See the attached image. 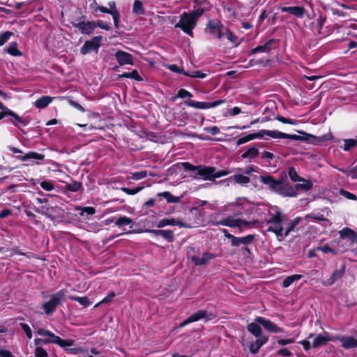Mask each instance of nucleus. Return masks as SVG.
<instances>
[{
	"label": "nucleus",
	"mask_w": 357,
	"mask_h": 357,
	"mask_svg": "<svg viewBox=\"0 0 357 357\" xmlns=\"http://www.w3.org/2000/svg\"><path fill=\"white\" fill-rule=\"evenodd\" d=\"M223 26L218 20L210 21L207 24L206 29V31L212 34L214 37L218 39L223 38Z\"/></svg>",
	"instance_id": "obj_13"
},
{
	"label": "nucleus",
	"mask_w": 357,
	"mask_h": 357,
	"mask_svg": "<svg viewBox=\"0 0 357 357\" xmlns=\"http://www.w3.org/2000/svg\"><path fill=\"white\" fill-rule=\"evenodd\" d=\"M43 208L45 210V215L54 220L56 217L55 214H59L63 210L59 206H43Z\"/></svg>",
	"instance_id": "obj_28"
},
{
	"label": "nucleus",
	"mask_w": 357,
	"mask_h": 357,
	"mask_svg": "<svg viewBox=\"0 0 357 357\" xmlns=\"http://www.w3.org/2000/svg\"><path fill=\"white\" fill-rule=\"evenodd\" d=\"M82 187V184L79 182L74 181L72 183L67 184L66 188L71 192H77Z\"/></svg>",
	"instance_id": "obj_52"
},
{
	"label": "nucleus",
	"mask_w": 357,
	"mask_h": 357,
	"mask_svg": "<svg viewBox=\"0 0 357 357\" xmlns=\"http://www.w3.org/2000/svg\"><path fill=\"white\" fill-rule=\"evenodd\" d=\"M259 180L262 183L268 185L271 191L275 192L280 182V181L275 180L274 178L271 175L260 176Z\"/></svg>",
	"instance_id": "obj_20"
},
{
	"label": "nucleus",
	"mask_w": 357,
	"mask_h": 357,
	"mask_svg": "<svg viewBox=\"0 0 357 357\" xmlns=\"http://www.w3.org/2000/svg\"><path fill=\"white\" fill-rule=\"evenodd\" d=\"M158 197H164L169 203H177L180 201V197H175L172 195L169 192H163L158 194Z\"/></svg>",
	"instance_id": "obj_39"
},
{
	"label": "nucleus",
	"mask_w": 357,
	"mask_h": 357,
	"mask_svg": "<svg viewBox=\"0 0 357 357\" xmlns=\"http://www.w3.org/2000/svg\"><path fill=\"white\" fill-rule=\"evenodd\" d=\"M300 221H301V218H296L294 219L289 224L288 227L284 230V236H285V237H287L291 233V231H293L294 227L299 224Z\"/></svg>",
	"instance_id": "obj_48"
},
{
	"label": "nucleus",
	"mask_w": 357,
	"mask_h": 357,
	"mask_svg": "<svg viewBox=\"0 0 357 357\" xmlns=\"http://www.w3.org/2000/svg\"><path fill=\"white\" fill-rule=\"evenodd\" d=\"M255 321L263 326L264 328L270 333H277L284 332L282 328L278 326L273 321L264 317H257L255 318Z\"/></svg>",
	"instance_id": "obj_12"
},
{
	"label": "nucleus",
	"mask_w": 357,
	"mask_h": 357,
	"mask_svg": "<svg viewBox=\"0 0 357 357\" xmlns=\"http://www.w3.org/2000/svg\"><path fill=\"white\" fill-rule=\"evenodd\" d=\"M357 145V140L354 139H347L344 140L343 149L345 151H349L351 149Z\"/></svg>",
	"instance_id": "obj_47"
},
{
	"label": "nucleus",
	"mask_w": 357,
	"mask_h": 357,
	"mask_svg": "<svg viewBox=\"0 0 357 357\" xmlns=\"http://www.w3.org/2000/svg\"><path fill=\"white\" fill-rule=\"evenodd\" d=\"M184 169L191 172V176L197 178L198 176L203 180H213L215 167H204L202 165L193 166L190 163L185 162L181 163Z\"/></svg>",
	"instance_id": "obj_4"
},
{
	"label": "nucleus",
	"mask_w": 357,
	"mask_h": 357,
	"mask_svg": "<svg viewBox=\"0 0 357 357\" xmlns=\"http://www.w3.org/2000/svg\"><path fill=\"white\" fill-rule=\"evenodd\" d=\"M101 40V36H96L90 40L86 41L83 46L81 47L80 52L82 54H86L91 52H98V50L100 47V43Z\"/></svg>",
	"instance_id": "obj_10"
},
{
	"label": "nucleus",
	"mask_w": 357,
	"mask_h": 357,
	"mask_svg": "<svg viewBox=\"0 0 357 357\" xmlns=\"http://www.w3.org/2000/svg\"><path fill=\"white\" fill-rule=\"evenodd\" d=\"M38 334L41 336H45V337H48L47 339H45L43 340L44 344H47V343H54V344L55 341H56L57 338L59 337V336L55 335L54 333H52L50 331H47L44 328H39L38 330Z\"/></svg>",
	"instance_id": "obj_24"
},
{
	"label": "nucleus",
	"mask_w": 357,
	"mask_h": 357,
	"mask_svg": "<svg viewBox=\"0 0 357 357\" xmlns=\"http://www.w3.org/2000/svg\"><path fill=\"white\" fill-rule=\"evenodd\" d=\"M35 357H49L47 351L40 347H37L34 352Z\"/></svg>",
	"instance_id": "obj_58"
},
{
	"label": "nucleus",
	"mask_w": 357,
	"mask_h": 357,
	"mask_svg": "<svg viewBox=\"0 0 357 357\" xmlns=\"http://www.w3.org/2000/svg\"><path fill=\"white\" fill-rule=\"evenodd\" d=\"M340 195H342V196H344V197H346L348 199H351V200L356 199V197L355 195H354L348 191H346L344 190H340Z\"/></svg>",
	"instance_id": "obj_64"
},
{
	"label": "nucleus",
	"mask_w": 357,
	"mask_h": 357,
	"mask_svg": "<svg viewBox=\"0 0 357 357\" xmlns=\"http://www.w3.org/2000/svg\"><path fill=\"white\" fill-rule=\"evenodd\" d=\"M2 112H0V120L3 119L6 116H10L12 118L10 119V121L15 126L18 127L17 123H20L24 126H26L29 123V120L27 119H24L19 116L14 112L11 111L6 107L3 105V109H0Z\"/></svg>",
	"instance_id": "obj_9"
},
{
	"label": "nucleus",
	"mask_w": 357,
	"mask_h": 357,
	"mask_svg": "<svg viewBox=\"0 0 357 357\" xmlns=\"http://www.w3.org/2000/svg\"><path fill=\"white\" fill-rule=\"evenodd\" d=\"M217 225L227 226L231 228L237 227L240 231H242L245 227H250L251 223L245 220L234 218L232 216H229L217 222Z\"/></svg>",
	"instance_id": "obj_7"
},
{
	"label": "nucleus",
	"mask_w": 357,
	"mask_h": 357,
	"mask_svg": "<svg viewBox=\"0 0 357 357\" xmlns=\"http://www.w3.org/2000/svg\"><path fill=\"white\" fill-rule=\"evenodd\" d=\"M66 295V291L64 289L60 290L53 294L50 301L42 305V308L44 310L45 312L47 314L53 313L56 310V308L59 305L60 302L65 301Z\"/></svg>",
	"instance_id": "obj_5"
},
{
	"label": "nucleus",
	"mask_w": 357,
	"mask_h": 357,
	"mask_svg": "<svg viewBox=\"0 0 357 357\" xmlns=\"http://www.w3.org/2000/svg\"><path fill=\"white\" fill-rule=\"evenodd\" d=\"M213 317L212 312H208L206 310H200L195 313L191 314L187 319L183 321L180 325V328H183L187 324L199 321L201 319L211 320Z\"/></svg>",
	"instance_id": "obj_8"
},
{
	"label": "nucleus",
	"mask_w": 357,
	"mask_h": 357,
	"mask_svg": "<svg viewBox=\"0 0 357 357\" xmlns=\"http://www.w3.org/2000/svg\"><path fill=\"white\" fill-rule=\"evenodd\" d=\"M261 135V137L266 135L274 139H289L292 140H305L310 142L311 144L317 145L321 143L328 141L333 138L331 133H328L326 135H324L322 136L317 137L310 134H307L305 137H301L296 135H290L284 133L278 130H261L259 131Z\"/></svg>",
	"instance_id": "obj_1"
},
{
	"label": "nucleus",
	"mask_w": 357,
	"mask_h": 357,
	"mask_svg": "<svg viewBox=\"0 0 357 357\" xmlns=\"http://www.w3.org/2000/svg\"><path fill=\"white\" fill-rule=\"evenodd\" d=\"M338 234L342 240H344V238H348L351 243L357 242V234L349 227H345L342 230H340Z\"/></svg>",
	"instance_id": "obj_19"
},
{
	"label": "nucleus",
	"mask_w": 357,
	"mask_h": 357,
	"mask_svg": "<svg viewBox=\"0 0 357 357\" xmlns=\"http://www.w3.org/2000/svg\"><path fill=\"white\" fill-rule=\"evenodd\" d=\"M344 273V267H342L340 269H337L333 271L332 275L326 280L324 281L322 284L324 286H331L333 285L337 280L340 279Z\"/></svg>",
	"instance_id": "obj_22"
},
{
	"label": "nucleus",
	"mask_w": 357,
	"mask_h": 357,
	"mask_svg": "<svg viewBox=\"0 0 357 357\" xmlns=\"http://www.w3.org/2000/svg\"><path fill=\"white\" fill-rule=\"evenodd\" d=\"M132 11L137 15H142L144 13V8L141 1L138 0L135 1Z\"/></svg>",
	"instance_id": "obj_50"
},
{
	"label": "nucleus",
	"mask_w": 357,
	"mask_h": 357,
	"mask_svg": "<svg viewBox=\"0 0 357 357\" xmlns=\"http://www.w3.org/2000/svg\"><path fill=\"white\" fill-rule=\"evenodd\" d=\"M285 220L286 215L277 210L274 213L271 214L269 219L266 220L267 224L269 225L266 231L274 233L279 241H283L285 238L283 227Z\"/></svg>",
	"instance_id": "obj_3"
},
{
	"label": "nucleus",
	"mask_w": 357,
	"mask_h": 357,
	"mask_svg": "<svg viewBox=\"0 0 357 357\" xmlns=\"http://www.w3.org/2000/svg\"><path fill=\"white\" fill-rule=\"evenodd\" d=\"M121 78H130L137 81H142V77L139 75L136 70H133L130 73H123L119 75Z\"/></svg>",
	"instance_id": "obj_40"
},
{
	"label": "nucleus",
	"mask_w": 357,
	"mask_h": 357,
	"mask_svg": "<svg viewBox=\"0 0 357 357\" xmlns=\"http://www.w3.org/2000/svg\"><path fill=\"white\" fill-rule=\"evenodd\" d=\"M340 169L342 172L346 173L347 175L348 176H350L351 178H353V179L357 178V165L354 168H353L352 169H351L349 171H344V170H342V169Z\"/></svg>",
	"instance_id": "obj_60"
},
{
	"label": "nucleus",
	"mask_w": 357,
	"mask_h": 357,
	"mask_svg": "<svg viewBox=\"0 0 357 357\" xmlns=\"http://www.w3.org/2000/svg\"><path fill=\"white\" fill-rule=\"evenodd\" d=\"M20 326H21L22 328L23 329V331H24V333H26L27 337L29 339H31L32 338V332H31V329L29 326V325H27L26 324H24V323H22V324H20Z\"/></svg>",
	"instance_id": "obj_62"
},
{
	"label": "nucleus",
	"mask_w": 357,
	"mask_h": 357,
	"mask_svg": "<svg viewBox=\"0 0 357 357\" xmlns=\"http://www.w3.org/2000/svg\"><path fill=\"white\" fill-rule=\"evenodd\" d=\"M8 53L15 56H20L22 55V53L17 49V43H12L10 44L7 49Z\"/></svg>",
	"instance_id": "obj_42"
},
{
	"label": "nucleus",
	"mask_w": 357,
	"mask_h": 357,
	"mask_svg": "<svg viewBox=\"0 0 357 357\" xmlns=\"http://www.w3.org/2000/svg\"><path fill=\"white\" fill-rule=\"evenodd\" d=\"M70 299L79 302L84 307H89L91 304V302L86 296L78 297L73 296H70Z\"/></svg>",
	"instance_id": "obj_46"
},
{
	"label": "nucleus",
	"mask_w": 357,
	"mask_h": 357,
	"mask_svg": "<svg viewBox=\"0 0 357 357\" xmlns=\"http://www.w3.org/2000/svg\"><path fill=\"white\" fill-rule=\"evenodd\" d=\"M317 250L322 251L323 252L327 254V253H331L334 255H337L341 253L344 252V250L345 249H335L333 248H331L328 245H326L324 246H319L317 248Z\"/></svg>",
	"instance_id": "obj_33"
},
{
	"label": "nucleus",
	"mask_w": 357,
	"mask_h": 357,
	"mask_svg": "<svg viewBox=\"0 0 357 357\" xmlns=\"http://www.w3.org/2000/svg\"><path fill=\"white\" fill-rule=\"evenodd\" d=\"M280 10L283 13H289L298 18L303 17L305 13V8L303 6H283L280 8Z\"/></svg>",
	"instance_id": "obj_17"
},
{
	"label": "nucleus",
	"mask_w": 357,
	"mask_h": 357,
	"mask_svg": "<svg viewBox=\"0 0 357 357\" xmlns=\"http://www.w3.org/2000/svg\"><path fill=\"white\" fill-rule=\"evenodd\" d=\"M168 225H172V226L176 225V226H179V227H183V223L181 220H175L173 218L162 219L158 222L157 227L158 228H162V227H165Z\"/></svg>",
	"instance_id": "obj_29"
},
{
	"label": "nucleus",
	"mask_w": 357,
	"mask_h": 357,
	"mask_svg": "<svg viewBox=\"0 0 357 357\" xmlns=\"http://www.w3.org/2000/svg\"><path fill=\"white\" fill-rule=\"evenodd\" d=\"M98 9L100 10L102 13H109L112 15L114 26L116 28H119V13L116 9H108L103 6H98Z\"/></svg>",
	"instance_id": "obj_25"
},
{
	"label": "nucleus",
	"mask_w": 357,
	"mask_h": 357,
	"mask_svg": "<svg viewBox=\"0 0 357 357\" xmlns=\"http://www.w3.org/2000/svg\"><path fill=\"white\" fill-rule=\"evenodd\" d=\"M115 58L120 66L133 65V56L128 52L119 50L115 53Z\"/></svg>",
	"instance_id": "obj_14"
},
{
	"label": "nucleus",
	"mask_w": 357,
	"mask_h": 357,
	"mask_svg": "<svg viewBox=\"0 0 357 357\" xmlns=\"http://www.w3.org/2000/svg\"><path fill=\"white\" fill-rule=\"evenodd\" d=\"M130 175L131 176L129 177L130 178H132L133 180H139L146 177L147 172L146 171L132 172L130 173Z\"/></svg>",
	"instance_id": "obj_53"
},
{
	"label": "nucleus",
	"mask_w": 357,
	"mask_h": 357,
	"mask_svg": "<svg viewBox=\"0 0 357 357\" xmlns=\"http://www.w3.org/2000/svg\"><path fill=\"white\" fill-rule=\"evenodd\" d=\"M302 278L301 275H293L291 276L287 277L283 280L282 286L283 287H289L294 282L300 280Z\"/></svg>",
	"instance_id": "obj_41"
},
{
	"label": "nucleus",
	"mask_w": 357,
	"mask_h": 357,
	"mask_svg": "<svg viewBox=\"0 0 357 357\" xmlns=\"http://www.w3.org/2000/svg\"><path fill=\"white\" fill-rule=\"evenodd\" d=\"M337 248L336 249H345L344 252L347 251L349 248L352 245L353 243H351L348 241H344L341 238L337 242Z\"/></svg>",
	"instance_id": "obj_55"
},
{
	"label": "nucleus",
	"mask_w": 357,
	"mask_h": 357,
	"mask_svg": "<svg viewBox=\"0 0 357 357\" xmlns=\"http://www.w3.org/2000/svg\"><path fill=\"white\" fill-rule=\"evenodd\" d=\"M227 180L231 183H235V184H239L241 185H245L248 184L250 179L249 177L244 176L243 174H234L229 178H227Z\"/></svg>",
	"instance_id": "obj_23"
},
{
	"label": "nucleus",
	"mask_w": 357,
	"mask_h": 357,
	"mask_svg": "<svg viewBox=\"0 0 357 357\" xmlns=\"http://www.w3.org/2000/svg\"><path fill=\"white\" fill-rule=\"evenodd\" d=\"M259 155L258 149L256 147L248 148L243 154V159H248L250 162L252 159L255 158Z\"/></svg>",
	"instance_id": "obj_32"
},
{
	"label": "nucleus",
	"mask_w": 357,
	"mask_h": 357,
	"mask_svg": "<svg viewBox=\"0 0 357 357\" xmlns=\"http://www.w3.org/2000/svg\"><path fill=\"white\" fill-rule=\"evenodd\" d=\"M261 135L260 134L259 132L257 133L249 134L246 136L239 138L237 141V144L241 145V144H245L248 142H250L251 140H253L256 138H261Z\"/></svg>",
	"instance_id": "obj_37"
},
{
	"label": "nucleus",
	"mask_w": 357,
	"mask_h": 357,
	"mask_svg": "<svg viewBox=\"0 0 357 357\" xmlns=\"http://www.w3.org/2000/svg\"><path fill=\"white\" fill-rule=\"evenodd\" d=\"M259 323L252 322L247 326V330L252 334L255 337H259L262 335V329L259 326Z\"/></svg>",
	"instance_id": "obj_27"
},
{
	"label": "nucleus",
	"mask_w": 357,
	"mask_h": 357,
	"mask_svg": "<svg viewBox=\"0 0 357 357\" xmlns=\"http://www.w3.org/2000/svg\"><path fill=\"white\" fill-rule=\"evenodd\" d=\"M132 223V220L126 216H121L115 222V225L119 227L124 225H129Z\"/></svg>",
	"instance_id": "obj_44"
},
{
	"label": "nucleus",
	"mask_w": 357,
	"mask_h": 357,
	"mask_svg": "<svg viewBox=\"0 0 357 357\" xmlns=\"http://www.w3.org/2000/svg\"><path fill=\"white\" fill-rule=\"evenodd\" d=\"M275 192L286 197H294L297 196L296 192L291 185L282 181L280 182Z\"/></svg>",
	"instance_id": "obj_15"
},
{
	"label": "nucleus",
	"mask_w": 357,
	"mask_h": 357,
	"mask_svg": "<svg viewBox=\"0 0 357 357\" xmlns=\"http://www.w3.org/2000/svg\"><path fill=\"white\" fill-rule=\"evenodd\" d=\"M183 75L195 78H204L206 77V74L202 73L199 70H195L190 73H183Z\"/></svg>",
	"instance_id": "obj_56"
},
{
	"label": "nucleus",
	"mask_w": 357,
	"mask_h": 357,
	"mask_svg": "<svg viewBox=\"0 0 357 357\" xmlns=\"http://www.w3.org/2000/svg\"><path fill=\"white\" fill-rule=\"evenodd\" d=\"M160 236L167 239L169 242H172L174 240V233L172 230H162Z\"/></svg>",
	"instance_id": "obj_54"
},
{
	"label": "nucleus",
	"mask_w": 357,
	"mask_h": 357,
	"mask_svg": "<svg viewBox=\"0 0 357 357\" xmlns=\"http://www.w3.org/2000/svg\"><path fill=\"white\" fill-rule=\"evenodd\" d=\"M116 296V294L114 292L109 293L105 298H104L101 301H100L98 303H97L95 305V307H97L102 303H109L112 300V298Z\"/></svg>",
	"instance_id": "obj_63"
},
{
	"label": "nucleus",
	"mask_w": 357,
	"mask_h": 357,
	"mask_svg": "<svg viewBox=\"0 0 357 357\" xmlns=\"http://www.w3.org/2000/svg\"><path fill=\"white\" fill-rule=\"evenodd\" d=\"M192 94L188 91L187 90L185 89H180L178 91V93L177 95L172 98V101H176V100L177 98H192Z\"/></svg>",
	"instance_id": "obj_49"
},
{
	"label": "nucleus",
	"mask_w": 357,
	"mask_h": 357,
	"mask_svg": "<svg viewBox=\"0 0 357 357\" xmlns=\"http://www.w3.org/2000/svg\"><path fill=\"white\" fill-rule=\"evenodd\" d=\"M248 206H249V202L244 197H238L229 204V206H241L243 211H245Z\"/></svg>",
	"instance_id": "obj_38"
},
{
	"label": "nucleus",
	"mask_w": 357,
	"mask_h": 357,
	"mask_svg": "<svg viewBox=\"0 0 357 357\" xmlns=\"http://www.w3.org/2000/svg\"><path fill=\"white\" fill-rule=\"evenodd\" d=\"M214 257V255L209 252H204L202 256L195 255L192 257V261L196 266H206Z\"/></svg>",
	"instance_id": "obj_16"
},
{
	"label": "nucleus",
	"mask_w": 357,
	"mask_h": 357,
	"mask_svg": "<svg viewBox=\"0 0 357 357\" xmlns=\"http://www.w3.org/2000/svg\"><path fill=\"white\" fill-rule=\"evenodd\" d=\"M225 100H216L212 102H199V101H195V100H187L185 101V105L193 107L196 109H205L212 107H215L222 103L225 102Z\"/></svg>",
	"instance_id": "obj_11"
},
{
	"label": "nucleus",
	"mask_w": 357,
	"mask_h": 357,
	"mask_svg": "<svg viewBox=\"0 0 357 357\" xmlns=\"http://www.w3.org/2000/svg\"><path fill=\"white\" fill-rule=\"evenodd\" d=\"M202 10H197L189 13H183L180 15L179 22L175 24L176 28L181 29L183 32L193 36V29L196 26L198 18L202 15Z\"/></svg>",
	"instance_id": "obj_2"
},
{
	"label": "nucleus",
	"mask_w": 357,
	"mask_h": 357,
	"mask_svg": "<svg viewBox=\"0 0 357 357\" xmlns=\"http://www.w3.org/2000/svg\"><path fill=\"white\" fill-rule=\"evenodd\" d=\"M227 238L231 240V245L236 247L241 245H244L242 248L241 252L243 255L248 257L250 255V249L248 248V245L251 244L255 240V235L249 234L243 237H236L234 235H227Z\"/></svg>",
	"instance_id": "obj_6"
},
{
	"label": "nucleus",
	"mask_w": 357,
	"mask_h": 357,
	"mask_svg": "<svg viewBox=\"0 0 357 357\" xmlns=\"http://www.w3.org/2000/svg\"><path fill=\"white\" fill-rule=\"evenodd\" d=\"M143 187H138L135 189H130L128 188H122L121 190L130 195H134L142 190Z\"/></svg>",
	"instance_id": "obj_59"
},
{
	"label": "nucleus",
	"mask_w": 357,
	"mask_h": 357,
	"mask_svg": "<svg viewBox=\"0 0 357 357\" xmlns=\"http://www.w3.org/2000/svg\"><path fill=\"white\" fill-rule=\"evenodd\" d=\"M224 37L233 43H235L236 42L235 36L228 29H226L225 32L223 31V38Z\"/></svg>",
	"instance_id": "obj_61"
},
{
	"label": "nucleus",
	"mask_w": 357,
	"mask_h": 357,
	"mask_svg": "<svg viewBox=\"0 0 357 357\" xmlns=\"http://www.w3.org/2000/svg\"><path fill=\"white\" fill-rule=\"evenodd\" d=\"M52 100V97L47 96H42L34 102V105L38 109H43L46 107L49 104H50Z\"/></svg>",
	"instance_id": "obj_31"
},
{
	"label": "nucleus",
	"mask_w": 357,
	"mask_h": 357,
	"mask_svg": "<svg viewBox=\"0 0 357 357\" xmlns=\"http://www.w3.org/2000/svg\"><path fill=\"white\" fill-rule=\"evenodd\" d=\"M288 174L291 180L294 182H300L303 178L299 176L294 167H289Z\"/></svg>",
	"instance_id": "obj_45"
},
{
	"label": "nucleus",
	"mask_w": 357,
	"mask_h": 357,
	"mask_svg": "<svg viewBox=\"0 0 357 357\" xmlns=\"http://www.w3.org/2000/svg\"><path fill=\"white\" fill-rule=\"evenodd\" d=\"M13 35V33L12 31H5L0 34V46L3 45Z\"/></svg>",
	"instance_id": "obj_51"
},
{
	"label": "nucleus",
	"mask_w": 357,
	"mask_h": 357,
	"mask_svg": "<svg viewBox=\"0 0 357 357\" xmlns=\"http://www.w3.org/2000/svg\"><path fill=\"white\" fill-rule=\"evenodd\" d=\"M274 43L273 39L268 40L264 45L257 46L252 50V54H255L259 52H268L271 50V46Z\"/></svg>",
	"instance_id": "obj_36"
},
{
	"label": "nucleus",
	"mask_w": 357,
	"mask_h": 357,
	"mask_svg": "<svg viewBox=\"0 0 357 357\" xmlns=\"http://www.w3.org/2000/svg\"><path fill=\"white\" fill-rule=\"evenodd\" d=\"M257 340L255 342H252L249 344V349L252 354H256L259 349L268 342V337L266 336H261L256 337Z\"/></svg>",
	"instance_id": "obj_21"
},
{
	"label": "nucleus",
	"mask_w": 357,
	"mask_h": 357,
	"mask_svg": "<svg viewBox=\"0 0 357 357\" xmlns=\"http://www.w3.org/2000/svg\"><path fill=\"white\" fill-rule=\"evenodd\" d=\"M44 155L36 153V152H29L27 154L23 156H17V158L22 160V161H26L27 160L30 159H36V160H43L44 159Z\"/></svg>",
	"instance_id": "obj_34"
},
{
	"label": "nucleus",
	"mask_w": 357,
	"mask_h": 357,
	"mask_svg": "<svg viewBox=\"0 0 357 357\" xmlns=\"http://www.w3.org/2000/svg\"><path fill=\"white\" fill-rule=\"evenodd\" d=\"M40 187L46 191H52L54 189V186L50 181H43L40 183Z\"/></svg>",
	"instance_id": "obj_57"
},
{
	"label": "nucleus",
	"mask_w": 357,
	"mask_h": 357,
	"mask_svg": "<svg viewBox=\"0 0 357 357\" xmlns=\"http://www.w3.org/2000/svg\"><path fill=\"white\" fill-rule=\"evenodd\" d=\"M330 340V338L328 337V334H319L317 335L313 341H312V347L317 348L321 346L325 345L328 341Z\"/></svg>",
	"instance_id": "obj_26"
},
{
	"label": "nucleus",
	"mask_w": 357,
	"mask_h": 357,
	"mask_svg": "<svg viewBox=\"0 0 357 357\" xmlns=\"http://www.w3.org/2000/svg\"><path fill=\"white\" fill-rule=\"evenodd\" d=\"M342 347L345 349H351L357 347V340L351 337H343L340 340Z\"/></svg>",
	"instance_id": "obj_30"
},
{
	"label": "nucleus",
	"mask_w": 357,
	"mask_h": 357,
	"mask_svg": "<svg viewBox=\"0 0 357 357\" xmlns=\"http://www.w3.org/2000/svg\"><path fill=\"white\" fill-rule=\"evenodd\" d=\"M83 34H90L96 27V24L93 22H82L74 24Z\"/></svg>",
	"instance_id": "obj_18"
},
{
	"label": "nucleus",
	"mask_w": 357,
	"mask_h": 357,
	"mask_svg": "<svg viewBox=\"0 0 357 357\" xmlns=\"http://www.w3.org/2000/svg\"><path fill=\"white\" fill-rule=\"evenodd\" d=\"M58 345H59L62 348H66L68 347H71L74 345L75 341L70 339L68 340H62L59 337L57 338L56 341H55V343Z\"/></svg>",
	"instance_id": "obj_43"
},
{
	"label": "nucleus",
	"mask_w": 357,
	"mask_h": 357,
	"mask_svg": "<svg viewBox=\"0 0 357 357\" xmlns=\"http://www.w3.org/2000/svg\"><path fill=\"white\" fill-rule=\"evenodd\" d=\"M300 182H302V183H297L295 186L297 190L308 191L312 188V183L310 180L303 178Z\"/></svg>",
	"instance_id": "obj_35"
}]
</instances>
